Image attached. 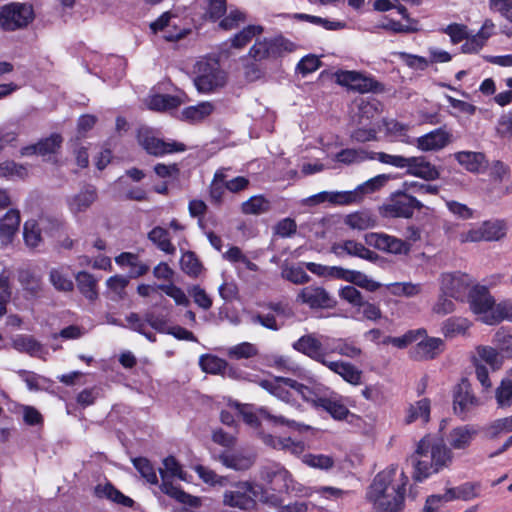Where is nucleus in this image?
<instances>
[{
	"instance_id": "f257e3e1",
	"label": "nucleus",
	"mask_w": 512,
	"mask_h": 512,
	"mask_svg": "<svg viewBox=\"0 0 512 512\" xmlns=\"http://www.w3.org/2000/svg\"><path fill=\"white\" fill-rule=\"evenodd\" d=\"M408 477L390 466L379 472L368 487L366 497L379 512H400L404 507Z\"/></svg>"
},
{
	"instance_id": "f03ea898",
	"label": "nucleus",
	"mask_w": 512,
	"mask_h": 512,
	"mask_svg": "<svg viewBox=\"0 0 512 512\" xmlns=\"http://www.w3.org/2000/svg\"><path fill=\"white\" fill-rule=\"evenodd\" d=\"M453 452L443 439L433 436H424L417 444L416 451L411 457L414 467L413 477L416 481L430 477L448 469L453 463Z\"/></svg>"
},
{
	"instance_id": "7ed1b4c3",
	"label": "nucleus",
	"mask_w": 512,
	"mask_h": 512,
	"mask_svg": "<svg viewBox=\"0 0 512 512\" xmlns=\"http://www.w3.org/2000/svg\"><path fill=\"white\" fill-rule=\"evenodd\" d=\"M193 82L199 93H218L227 83V75L218 60L202 58L193 67Z\"/></svg>"
},
{
	"instance_id": "20e7f679",
	"label": "nucleus",
	"mask_w": 512,
	"mask_h": 512,
	"mask_svg": "<svg viewBox=\"0 0 512 512\" xmlns=\"http://www.w3.org/2000/svg\"><path fill=\"white\" fill-rule=\"evenodd\" d=\"M377 160L397 168H405L408 175L421 178L425 181H434L440 177V170L425 156L404 157L379 152L377 153Z\"/></svg>"
},
{
	"instance_id": "39448f33",
	"label": "nucleus",
	"mask_w": 512,
	"mask_h": 512,
	"mask_svg": "<svg viewBox=\"0 0 512 512\" xmlns=\"http://www.w3.org/2000/svg\"><path fill=\"white\" fill-rule=\"evenodd\" d=\"M164 469H160V475L162 478L161 490L163 493L174 498L178 502L188 505L190 507H198L200 505V499L192 496L179 487L174 486L170 481L167 480L168 476L178 477L181 480H186L187 473L183 471L181 465L173 457L169 456L163 460Z\"/></svg>"
},
{
	"instance_id": "423d86ee",
	"label": "nucleus",
	"mask_w": 512,
	"mask_h": 512,
	"mask_svg": "<svg viewBox=\"0 0 512 512\" xmlns=\"http://www.w3.org/2000/svg\"><path fill=\"white\" fill-rule=\"evenodd\" d=\"M337 84L347 88L349 92L359 94L385 93L384 85L373 76L359 71L339 70L334 74Z\"/></svg>"
},
{
	"instance_id": "0eeeda50",
	"label": "nucleus",
	"mask_w": 512,
	"mask_h": 512,
	"mask_svg": "<svg viewBox=\"0 0 512 512\" xmlns=\"http://www.w3.org/2000/svg\"><path fill=\"white\" fill-rule=\"evenodd\" d=\"M137 141L147 154L155 157H161L166 154L176 152H184L186 150V145L184 143L174 140L165 141L157 136L155 130L146 126L138 129Z\"/></svg>"
},
{
	"instance_id": "6e6552de",
	"label": "nucleus",
	"mask_w": 512,
	"mask_h": 512,
	"mask_svg": "<svg viewBox=\"0 0 512 512\" xmlns=\"http://www.w3.org/2000/svg\"><path fill=\"white\" fill-rule=\"evenodd\" d=\"M262 486L250 482H239L223 494V504L241 510L253 509Z\"/></svg>"
},
{
	"instance_id": "1a4fd4ad",
	"label": "nucleus",
	"mask_w": 512,
	"mask_h": 512,
	"mask_svg": "<svg viewBox=\"0 0 512 512\" xmlns=\"http://www.w3.org/2000/svg\"><path fill=\"white\" fill-rule=\"evenodd\" d=\"M33 19V7L27 3H10L0 9V26L6 31L24 28Z\"/></svg>"
},
{
	"instance_id": "9d476101",
	"label": "nucleus",
	"mask_w": 512,
	"mask_h": 512,
	"mask_svg": "<svg viewBox=\"0 0 512 512\" xmlns=\"http://www.w3.org/2000/svg\"><path fill=\"white\" fill-rule=\"evenodd\" d=\"M421 208L422 204L415 197L397 190L383 206V213L393 218H410L416 209Z\"/></svg>"
},
{
	"instance_id": "9b49d317",
	"label": "nucleus",
	"mask_w": 512,
	"mask_h": 512,
	"mask_svg": "<svg viewBox=\"0 0 512 512\" xmlns=\"http://www.w3.org/2000/svg\"><path fill=\"white\" fill-rule=\"evenodd\" d=\"M93 67L88 71L90 73L99 74L103 79L109 78L120 80L125 75L126 60L119 56H101L92 55L90 59Z\"/></svg>"
},
{
	"instance_id": "f8f14e48",
	"label": "nucleus",
	"mask_w": 512,
	"mask_h": 512,
	"mask_svg": "<svg viewBox=\"0 0 512 512\" xmlns=\"http://www.w3.org/2000/svg\"><path fill=\"white\" fill-rule=\"evenodd\" d=\"M471 310L479 315L480 320L486 323V318L496 316L495 300L490 295L486 286L475 285L468 294Z\"/></svg>"
},
{
	"instance_id": "ddd939ff",
	"label": "nucleus",
	"mask_w": 512,
	"mask_h": 512,
	"mask_svg": "<svg viewBox=\"0 0 512 512\" xmlns=\"http://www.w3.org/2000/svg\"><path fill=\"white\" fill-rule=\"evenodd\" d=\"M365 242L367 245L386 253L407 254L410 251L408 242L385 233H367Z\"/></svg>"
},
{
	"instance_id": "4468645a",
	"label": "nucleus",
	"mask_w": 512,
	"mask_h": 512,
	"mask_svg": "<svg viewBox=\"0 0 512 512\" xmlns=\"http://www.w3.org/2000/svg\"><path fill=\"white\" fill-rule=\"evenodd\" d=\"M297 301L306 304L311 309H331L336 300L323 287L310 285L300 290Z\"/></svg>"
},
{
	"instance_id": "2eb2a0df",
	"label": "nucleus",
	"mask_w": 512,
	"mask_h": 512,
	"mask_svg": "<svg viewBox=\"0 0 512 512\" xmlns=\"http://www.w3.org/2000/svg\"><path fill=\"white\" fill-rule=\"evenodd\" d=\"M292 347L297 352L306 355L322 365L328 360V346L324 348L322 341L313 333L301 336L292 344Z\"/></svg>"
},
{
	"instance_id": "dca6fc26",
	"label": "nucleus",
	"mask_w": 512,
	"mask_h": 512,
	"mask_svg": "<svg viewBox=\"0 0 512 512\" xmlns=\"http://www.w3.org/2000/svg\"><path fill=\"white\" fill-rule=\"evenodd\" d=\"M416 345L412 347L409 354L416 361H428L437 358L445 348V343L441 338L428 337L427 332L422 336Z\"/></svg>"
},
{
	"instance_id": "f3484780",
	"label": "nucleus",
	"mask_w": 512,
	"mask_h": 512,
	"mask_svg": "<svg viewBox=\"0 0 512 512\" xmlns=\"http://www.w3.org/2000/svg\"><path fill=\"white\" fill-rule=\"evenodd\" d=\"M441 289L446 296L463 300L470 291L469 278L463 274H444L441 278Z\"/></svg>"
},
{
	"instance_id": "a211bd4d",
	"label": "nucleus",
	"mask_w": 512,
	"mask_h": 512,
	"mask_svg": "<svg viewBox=\"0 0 512 512\" xmlns=\"http://www.w3.org/2000/svg\"><path fill=\"white\" fill-rule=\"evenodd\" d=\"M292 43L283 37L274 38L271 40H264L255 43L250 49V56L255 60H262L268 57H275L283 50H291Z\"/></svg>"
},
{
	"instance_id": "6ab92c4d",
	"label": "nucleus",
	"mask_w": 512,
	"mask_h": 512,
	"mask_svg": "<svg viewBox=\"0 0 512 512\" xmlns=\"http://www.w3.org/2000/svg\"><path fill=\"white\" fill-rule=\"evenodd\" d=\"M62 143V135L60 133H52L50 136L40 139L37 143L24 147L21 152L22 155L37 154L45 157L58 153Z\"/></svg>"
},
{
	"instance_id": "aec40b11",
	"label": "nucleus",
	"mask_w": 512,
	"mask_h": 512,
	"mask_svg": "<svg viewBox=\"0 0 512 512\" xmlns=\"http://www.w3.org/2000/svg\"><path fill=\"white\" fill-rule=\"evenodd\" d=\"M451 142V134L439 128L416 139V146L424 152L438 151Z\"/></svg>"
},
{
	"instance_id": "412c9836",
	"label": "nucleus",
	"mask_w": 512,
	"mask_h": 512,
	"mask_svg": "<svg viewBox=\"0 0 512 512\" xmlns=\"http://www.w3.org/2000/svg\"><path fill=\"white\" fill-rule=\"evenodd\" d=\"M97 189L92 185H87L78 193L67 199V205L71 213L77 215L87 211L97 200Z\"/></svg>"
},
{
	"instance_id": "4be33fe9",
	"label": "nucleus",
	"mask_w": 512,
	"mask_h": 512,
	"mask_svg": "<svg viewBox=\"0 0 512 512\" xmlns=\"http://www.w3.org/2000/svg\"><path fill=\"white\" fill-rule=\"evenodd\" d=\"M261 478L269 485L275 483V479H281L282 485L277 484V488L285 489L286 493L290 490H295L292 485L291 474L283 466L279 464H272L265 466L261 469Z\"/></svg>"
},
{
	"instance_id": "5701e85b",
	"label": "nucleus",
	"mask_w": 512,
	"mask_h": 512,
	"mask_svg": "<svg viewBox=\"0 0 512 512\" xmlns=\"http://www.w3.org/2000/svg\"><path fill=\"white\" fill-rule=\"evenodd\" d=\"M324 366L352 385L361 384L362 371L349 362L327 360Z\"/></svg>"
},
{
	"instance_id": "b1692460",
	"label": "nucleus",
	"mask_w": 512,
	"mask_h": 512,
	"mask_svg": "<svg viewBox=\"0 0 512 512\" xmlns=\"http://www.w3.org/2000/svg\"><path fill=\"white\" fill-rule=\"evenodd\" d=\"M455 160L472 173H480L487 167L486 156L481 152L460 151L453 154Z\"/></svg>"
},
{
	"instance_id": "393cba45",
	"label": "nucleus",
	"mask_w": 512,
	"mask_h": 512,
	"mask_svg": "<svg viewBox=\"0 0 512 512\" xmlns=\"http://www.w3.org/2000/svg\"><path fill=\"white\" fill-rule=\"evenodd\" d=\"M20 212L17 209H10L0 219V239L2 244H9L19 230Z\"/></svg>"
},
{
	"instance_id": "a878e982",
	"label": "nucleus",
	"mask_w": 512,
	"mask_h": 512,
	"mask_svg": "<svg viewBox=\"0 0 512 512\" xmlns=\"http://www.w3.org/2000/svg\"><path fill=\"white\" fill-rule=\"evenodd\" d=\"M362 199L355 188L352 191H343V192H321L311 197V201L315 203H320L324 201H329L330 203L339 204V205H348L352 203L360 202Z\"/></svg>"
},
{
	"instance_id": "bb28decb",
	"label": "nucleus",
	"mask_w": 512,
	"mask_h": 512,
	"mask_svg": "<svg viewBox=\"0 0 512 512\" xmlns=\"http://www.w3.org/2000/svg\"><path fill=\"white\" fill-rule=\"evenodd\" d=\"M332 251L337 255H340L342 251L350 256H355L370 261H373L377 258V255L374 252L367 249L362 243L356 242L354 240H346L343 243L335 244L332 246Z\"/></svg>"
},
{
	"instance_id": "cd10ccee",
	"label": "nucleus",
	"mask_w": 512,
	"mask_h": 512,
	"mask_svg": "<svg viewBox=\"0 0 512 512\" xmlns=\"http://www.w3.org/2000/svg\"><path fill=\"white\" fill-rule=\"evenodd\" d=\"M478 405L477 398L470 392L467 385L460 386L454 395V411L464 418L466 414Z\"/></svg>"
},
{
	"instance_id": "c85d7f7f",
	"label": "nucleus",
	"mask_w": 512,
	"mask_h": 512,
	"mask_svg": "<svg viewBox=\"0 0 512 512\" xmlns=\"http://www.w3.org/2000/svg\"><path fill=\"white\" fill-rule=\"evenodd\" d=\"M344 224L353 230H367L377 225V218L369 211H357L346 215Z\"/></svg>"
},
{
	"instance_id": "c756f323",
	"label": "nucleus",
	"mask_w": 512,
	"mask_h": 512,
	"mask_svg": "<svg viewBox=\"0 0 512 512\" xmlns=\"http://www.w3.org/2000/svg\"><path fill=\"white\" fill-rule=\"evenodd\" d=\"M476 436V431L470 426H460L451 430L448 436L449 448L463 450L470 446Z\"/></svg>"
},
{
	"instance_id": "7c9ffc66",
	"label": "nucleus",
	"mask_w": 512,
	"mask_h": 512,
	"mask_svg": "<svg viewBox=\"0 0 512 512\" xmlns=\"http://www.w3.org/2000/svg\"><path fill=\"white\" fill-rule=\"evenodd\" d=\"M214 109L215 107L211 102L203 101L197 105L184 108L181 111L179 118L190 123H197L211 115Z\"/></svg>"
},
{
	"instance_id": "2f4dec72",
	"label": "nucleus",
	"mask_w": 512,
	"mask_h": 512,
	"mask_svg": "<svg viewBox=\"0 0 512 512\" xmlns=\"http://www.w3.org/2000/svg\"><path fill=\"white\" fill-rule=\"evenodd\" d=\"M12 347L20 353L33 357H42L44 348L40 342L30 335H18L12 340Z\"/></svg>"
},
{
	"instance_id": "473e14b6",
	"label": "nucleus",
	"mask_w": 512,
	"mask_h": 512,
	"mask_svg": "<svg viewBox=\"0 0 512 512\" xmlns=\"http://www.w3.org/2000/svg\"><path fill=\"white\" fill-rule=\"evenodd\" d=\"M218 461L227 468L236 471L248 470L254 464V457L252 455L243 454H228L222 453L218 456Z\"/></svg>"
},
{
	"instance_id": "72a5a7b5",
	"label": "nucleus",
	"mask_w": 512,
	"mask_h": 512,
	"mask_svg": "<svg viewBox=\"0 0 512 512\" xmlns=\"http://www.w3.org/2000/svg\"><path fill=\"white\" fill-rule=\"evenodd\" d=\"M328 352L338 353L341 356L352 359L362 355V349L355 342L345 338L331 339V345H328Z\"/></svg>"
},
{
	"instance_id": "f704fd0d",
	"label": "nucleus",
	"mask_w": 512,
	"mask_h": 512,
	"mask_svg": "<svg viewBox=\"0 0 512 512\" xmlns=\"http://www.w3.org/2000/svg\"><path fill=\"white\" fill-rule=\"evenodd\" d=\"M473 363H486L492 370H497L502 365V357L495 348L489 346H478L472 357Z\"/></svg>"
},
{
	"instance_id": "c9c22d12",
	"label": "nucleus",
	"mask_w": 512,
	"mask_h": 512,
	"mask_svg": "<svg viewBox=\"0 0 512 512\" xmlns=\"http://www.w3.org/2000/svg\"><path fill=\"white\" fill-rule=\"evenodd\" d=\"M354 104L358 108L359 124L365 125V121L374 119L379 114L377 98H356Z\"/></svg>"
},
{
	"instance_id": "e433bc0d",
	"label": "nucleus",
	"mask_w": 512,
	"mask_h": 512,
	"mask_svg": "<svg viewBox=\"0 0 512 512\" xmlns=\"http://www.w3.org/2000/svg\"><path fill=\"white\" fill-rule=\"evenodd\" d=\"M430 419V401L427 398L411 404L407 409L406 423L410 424L417 420L427 423Z\"/></svg>"
},
{
	"instance_id": "4c0bfd02",
	"label": "nucleus",
	"mask_w": 512,
	"mask_h": 512,
	"mask_svg": "<svg viewBox=\"0 0 512 512\" xmlns=\"http://www.w3.org/2000/svg\"><path fill=\"white\" fill-rule=\"evenodd\" d=\"M148 239L166 254L172 255L176 252L175 246L170 241L169 232L160 226L154 227L148 233Z\"/></svg>"
},
{
	"instance_id": "58836bf2",
	"label": "nucleus",
	"mask_w": 512,
	"mask_h": 512,
	"mask_svg": "<svg viewBox=\"0 0 512 512\" xmlns=\"http://www.w3.org/2000/svg\"><path fill=\"white\" fill-rule=\"evenodd\" d=\"M115 262L121 266H130L131 274L134 277H140L149 271V266L141 262L138 256L133 253H121L115 258Z\"/></svg>"
},
{
	"instance_id": "ea45409f",
	"label": "nucleus",
	"mask_w": 512,
	"mask_h": 512,
	"mask_svg": "<svg viewBox=\"0 0 512 512\" xmlns=\"http://www.w3.org/2000/svg\"><path fill=\"white\" fill-rule=\"evenodd\" d=\"M96 494L99 497H104L109 499L110 501L122 505L124 507H132L134 504L133 499L124 495L118 489H116L112 484H105L104 486L96 487Z\"/></svg>"
},
{
	"instance_id": "a19ab883",
	"label": "nucleus",
	"mask_w": 512,
	"mask_h": 512,
	"mask_svg": "<svg viewBox=\"0 0 512 512\" xmlns=\"http://www.w3.org/2000/svg\"><path fill=\"white\" fill-rule=\"evenodd\" d=\"M76 282L79 291L90 301H94L98 298V292L96 289L97 281L88 272L81 271L76 275Z\"/></svg>"
},
{
	"instance_id": "79ce46f5",
	"label": "nucleus",
	"mask_w": 512,
	"mask_h": 512,
	"mask_svg": "<svg viewBox=\"0 0 512 512\" xmlns=\"http://www.w3.org/2000/svg\"><path fill=\"white\" fill-rule=\"evenodd\" d=\"M18 280L22 287L32 295L38 294L42 289L41 277L29 268L19 270Z\"/></svg>"
},
{
	"instance_id": "37998d69",
	"label": "nucleus",
	"mask_w": 512,
	"mask_h": 512,
	"mask_svg": "<svg viewBox=\"0 0 512 512\" xmlns=\"http://www.w3.org/2000/svg\"><path fill=\"white\" fill-rule=\"evenodd\" d=\"M509 432H512V415L496 419L484 428L485 436L491 440Z\"/></svg>"
},
{
	"instance_id": "c03bdc74",
	"label": "nucleus",
	"mask_w": 512,
	"mask_h": 512,
	"mask_svg": "<svg viewBox=\"0 0 512 512\" xmlns=\"http://www.w3.org/2000/svg\"><path fill=\"white\" fill-rule=\"evenodd\" d=\"M201 369L210 374H225L228 363L214 355H202L199 359Z\"/></svg>"
},
{
	"instance_id": "a18cd8bd",
	"label": "nucleus",
	"mask_w": 512,
	"mask_h": 512,
	"mask_svg": "<svg viewBox=\"0 0 512 512\" xmlns=\"http://www.w3.org/2000/svg\"><path fill=\"white\" fill-rule=\"evenodd\" d=\"M317 406L322 407L336 420H343L349 414L347 407L333 398H318Z\"/></svg>"
},
{
	"instance_id": "49530a36",
	"label": "nucleus",
	"mask_w": 512,
	"mask_h": 512,
	"mask_svg": "<svg viewBox=\"0 0 512 512\" xmlns=\"http://www.w3.org/2000/svg\"><path fill=\"white\" fill-rule=\"evenodd\" d=\"M49 281L53 287L61 292H71L74 289V283L63 270V268H53L49 272Z\"/></svg>"
},
{
	"instance_id": "de8ad7c7",
	"label": "nucleus",
	"mask_w": 512,
	"mask_h": 512,
	"mask_svg": "<svg viewBox=\"0 0 512 512\" xmlns=\"http://www.w3.org/2000/svg\"><path fill=\"white\" fill-rule=\"evenodd\" d=\"M386 289L394 296L414 297L421 293V284L412 282H395L387 284Z\"/></svg>"
},
{
	"instance_id": "09e8293b",
	"label": "nucleus",
	"mask_w": 512,
	"mask_h": 512,
	"mask_svg": "<svg viewBox=\"0 0 512 512\" xmlns=\"http://www.w3.org/2000/svg\"><path fill=\"white\" fill-rule=\"evenodd\" d=\"M241 210L247 215H258L269 210V201L263 196H252L241 205Z\"/></svg>"
},
{
	"instance_id": "8fccbe9b",
	"label": "nucleus",
	"mask_w": 512,
	"mask_h": 512,
	"mask_svg": "<svg viewBox=\"0 0 512 512\" xmlns=\"http://www.w3.org/2000/svg\"><path fill=\"white\" fill-rule=\"evenodd\" d=\"M484 241H497L506 234V226L503 221H486L481 224Z\"/></svg>"
},
{
	"instance_id": "3c124183",
	"label": "nucleus",
	"mask_w": 512,
	"mask_h": 512,
	"mask_svg": "<svg viewBox=\"0 0 512 512\" xmlns=\"http://www.w3.org/2000/svg\"><path fill=\"white\" fill-rule=\"evenodd\" d=\"M259 413L265 419L273 422L274 424L285 425V426H288V427H290V428H292L294 430L300 431V432L307 431V430L311 429V427L309 425H305V424L299 423V422H297L295 420H292V419H289V418H287L285 416L273 415L266 408L259 409Z\"/></svg>"
},
{
	"instance_id": "603ef678",
	"label": "nucleus",
	"mask_w": 512,
	"mask_h": 512,
	"mask_svg": "<svg viewBox=\"0 0 512 512\" xmlns=\"http://www.w3.org/2000/svg\"><path fill=\"white\" fill-rule=\"evenodd\" d=\"M182 271L190 277H197L202 271V264L194 252L187 251L183 253L180 259Z\"/></svg>"
},
{
	"instance_id": "864d4df0",
	"label": "nucleus",
	"mask_w": 512,
	"mask_h": 512,
	"mask_svg": "<svg viewBox=\"0 0 512 512\" xmlns=\"http://www.w3.org/2000/svg\"><path fill=\"white\" fill-rule=\"evenodd\" d=\"M257 354V347L249 342H242L227 349V356L235 360L250 359Z\"/></svg>"
},
{
	"instance_id": "5fc2aeb1",
	"label": "nucleus",
	"mask_w": 512,
	"mask_h": 512,
	"mask_svg": "<svg viewBox=\"0 0 512 512\" xmlns=\"http://www.w3.org/2000/svg\"><path fill=\"white\" fill-rule=\"evenodd\" d=\"M23 237L25 244L30 248H36L41 242V229L35 220H28L24 224Z\"/></svg>"
},
{
	"instance_id": "6e6d98bb",
	"label": "nucleus",
	"mask_w": 512,
	"mask_h": 512,
	"mask_svg": "<svg viewBox=\"0 0 512 512\" xmlns=\"http://www.w3.org/2000/svg\"><path fill=\"white\" fill-rule=\"evenodd\" d=\"M181 103V98H149L147 105L154 111L172 113Z\"/></svg>"
},
{
	"instance_id": "4d7b16f0",
	"label": "nucleus",
	"mask_w": 512,
	"mask_h": 512,
	"mask_svg": "<svg viewBox=\"0 0 512 512\" xmlns=\"http://www.w3.org/2000/svg\"><path fill=\"white\" fill-rule=\"evenodd\" d=\"M226 11V0H208L203 18L211 22H216L225 15Z\"/></svg>"
},
{
	"instance_id": "13d9d810",
	"label": "nucleus",
	"mask_w": 512,
	"mask_h": 512,
	"mask_svg": "<svg viewBox=\"0 0 512 512\" xmlns=\"http://www.w3.org/2000/svg\"><path fill=\"white\" fill-rule=\"evenodd\" d=\"M495 398L500 408H508L512 404V379H503L495 391Z\"/></svg>"
},
{
	"instance_id": "bf43d9fd",
	"label": "nucleus",
	"mask_w": 512,
	"mask_h": 512,
	"mask_svg": "<svg viewBox=\"0 0 512 512\" xmlns=\"http://www.w3.org/2000/svg\"><path fill=\"white\" fill-rule=\"evenodd\" d=\"M134 467L140 475L150 484H157L158 478L151 462L144 457L134 458L132 460Z\"/></svg>"
},
{
	"instance_id": "052dcab7",
	"label": "nucleus",
	"mask_w": 512,
	"mask_h": 512,
	"mask_svg": "<svg viewBox=\"0 0 512 512\" xmlns=\"http://www.w3.org/2000/svg\"><path fill=\"white\" fill-rule=\"evenodd\" d=\"M469 322L463 318H449L443 323L442 332L446 337H455L464 334Z\"/></svg>"
},
{
	"instance_id": "680f3d73",
	"label": "nucleus",
	"mask_w": 512,
	"mask_h": 512,
	"mask_svg": "<svg viewBox=\"0 0 512 512\" xmlns=\"http://www.w3.org/2000/svg\"><path fill=\"white\" fill-rule=\"evenodd\" d=\"M388 180H389L388 175H385V174L377 175V176L367 180L363 184H360L359 186L356 187V189H357L361 199H363V197L366 194L373 193V192L379 190L380 188H382L388 182Z\"/></svg>"
},
{
	"instance_id": "e2e57ef3",
	"label": "nucleus",
	"mask_w": 512,
	"mask_h": 512,
	"mask_svg": "<svg viewBox=\"0 0 512 512\" xmlns=\"http://www.w3.org/2000/svg\"><path fill=\"white\" fill-rule=\"evenodd\" d=\"M281 276L296 285L306 284L310 281V276L301 267L297 266L283 268Z\"/></svg>"
},
{
	"instance_id": "0e129e2a",
	"label": "nucleus",
	"mask_w": 512,
	"mask_h": 512,
	"mask_svg": "<svg viewBox=\"0 0 512 512\" xmlns=\"http://www.w3.org/2000/svg\"><path fill=\"white\" fill-rule=\"evenodd\" d=\"M27 175V170L22 165L14 161H4L0 163V177L13 179L24 178Z\"/></svg>"
},
{
	"instance_id": "69168bd1",
	"label": "nucleus",
	"mask_w": 512,
	"mask_h": 512,
	"mask_svg": "<svg viewBox=\"0 0 512 512\" xmlns=\"http://www.w3.org/2000/svg\"><path fill=\"white\" fill-rule=\"evenodd\" d=\"M262 28L260 26L250 25L241 30L232 38V46L235 48H242L247 45L253 37L261 33Z\"/></svg>"
},
{
	"instance_id": "338daca9",
	"label": "nucleus",
	"mask_w": 512,
	"mask_h": 512,
	"mask_svg": "<svg viewBox=\"0 0 512 512\" xmlns=\"http://www.w3.org/2000/svg\"><path fill=\"white\" fill-rule=\"evenodd\" d=\"M303 462L310 467L322 470H328L334 465V459L323 454H306L303 457Z\"/></svg>"
},
{
	"instance_id": "774afa93",
	"label": "nucleus",
	"mask_w": 512,
	"mask_h": 512,
	"mask_svg": "<svg viewBox=\"0 0 512 512\" xmlns=\"http://www.w3.org/2000/svg\"><path fill=\"white\" fill-rule=\"evenodd\" d=\"M349 282L370 292H374L381 287L379 282H376L366 274L355 270H352Z\"/></svg>"
}]
</instances>
